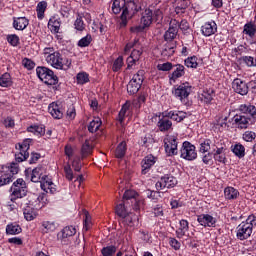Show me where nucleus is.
<instances>
[{"label": "nucleus", "instance_id": "nucleus-47", "mask_svg": "<svg viewBox=\"0 0 256 256\" xmlns=\"http://www.w3.org/2000/svg\"><path fill=\"white\" fill-rule=\"evenodd\" d=\"M13 175L3 172L0 176V187H5V185H9V183H13Z\"/></svg>", "mask_w": 256, "mask_h": 256}, {"label": "nucleus", "instance_id": "nucleus-29", "mask_svg": "<svg viewBox=\"0 0 256 256\" xmlns=\"http://www.w3.org/2000/svg\"><path fill=\"white\" fill-rule=\"evenodd\" d=\"M228 119L229 116H219L214 126L216 129H219V131H225V129H229V124H227Z\"/></svg>", "mask_w": 256, "mask_h": 256}, {"label": "nucleus", "instance_id": "nucleus-40", "mask_svg": "<svg viewBox=\"0 0 256 256\" xmlns=\"http://www.w3.org/2000/svg\"><path fill=\"white\" fill-rule=\"evenodd\" d=\"M101 125H103V122H101V118H94L88 125L89 133H97Z\"/></svg>", "mask_w": 256, "mask_h": 256}, {"label": "nucleus", "instance_id": "nucleus-19", "mask_svg": "<svg viewBox=\"0 0 256 256\" xmlns=\"http://www.w3.org/2000/svg\"><path fill=\"white\" fill-rule=\"evenodd\" d=\"M217 31V23L215 21L212 22H206L201 27V32L204 37H211V35H215Z\"/></svg>", "mask_w": 256, "mask_h": 256}, {"label": "nucleus", "instance_id": "nucleus-10", "mask_svg": "<svg viewBox=\"0 0 256 256\" xmlns=\"http://www.w3.org/2000/svg\"><path fill=\"white\" fill-rule=\"evenodd\" d=\"M240 113H242L247 119L250 120L254 125L256 123V106L251 103L241 104L238 108Z\"/></svg>", "mask_w": 256, "mask_h": 256}, {"label": "nucleus", "instance_id": "nucleus-3", "mask_svg": "<svg viewBox=\"0 0 256 256\" xmlns=\"http://www.w3.org/2000/svg\"><path fill=\"white\" fill-rule=\"evenodd\" d=\"M36 75L45 85H57L59 83V78L55 75V72L45 66H38Z\"/></svg>", "mask_w": 256, "mask_h": 256}, {"label": "nucleus", "instance_id": "nucleus-6", "mask_svg": "<svg viewBox=\"0 0 256 256\" xmlns=\"http://www.w3.org/2000/svg\"><path fill=\"white\" fill-rule=\"evenodd\" d=\"M143 81H145V70H139L136 74L133 75L132 79L127 85V92L129 95H135L136 93H139V90L143 85Z\"/></svg>", "mask_w": 256, "mask_h": 256}, {"label": "nucleus", "instance_id": "nucleus-31", "mask_svg": "<svg viewBox=\"0 0 256 256\" xmlns=\"http://www.w3.org/2000/svg\"><path fill=\"white\" fill-rule=\"evenodd\" d=\"M231 151L236 157H238V159H243V157H245V146L241 143L233 145L231 147Z\"/></svg>", "mask_w": 256, "mask_h": 256}, {"label": "nucleus", "instance_id": "nucleus-44", "mask_svg": "<svg viewBox=\"0 0 256 256\" xmlns=\"http://www.w3.org/2000/svg\"><path fill=\"white\" fill-rule=\"evenodd\" d=\"M243 33H245V35L250 36L251 38L255 37V33H256V26H255V24H253V22L246 23L244 25Z\"/></svg>", "mask_w": 256, "mask_h": 256}, {"label": "nucleus", "instance_id": "nucleus-13", "mask_svg": "<svg viewBox=\"0 0 256 256\" xmlns=\"http://www.w3.org/2000/svg\"><path fill=\"white\" fill-rule=\"evenodd\" d=\"M45 173V169L43 166H38L32 170L31 174V181L32 183H40V185H43L46 180L49 179V176Z\"/></svg>", "mask_w": 256, "mask_h": 256}, {"label": "nucleus", "instance_id": "nucleus-56", "mask_svg": "<svg viewBox=\"0 0 256 256\" xmlns=\"http://www.w3.org/2000/svg\"><path fill=\"white\" fill-rule=\"evenodd\" d=\"M15 159L17 163H23V161L29 159V152H23L22 150H19V152L15 154Z\"/></svg>", "mask_w": 256, "mask_h": 256}, {"label": "nucleus", "instance_id": "nucleus-23", "mask_svg": "<svg viewBox=\"0 0 256 256\" xmlns=\"http://www.w3.org/2000/svg\"><path fill=\"white\" fill-rule=\"evenodd\" d=\"M189 231V221L182 219L179 222V227L176 230V237L178 239H183L185 235H187V232Z\"/></svg>", "mask_w": 256, "mask_h": 256}, {"label": "nucleus", "instance_id": "nucleus-60", "mask_svg": "<svg viewBox=\"0 0 256 256\" xmlns=\"http://www.w3.org/2000/svg\"><path fill=\"white\" fill-rule=\"evenodd\" d=\"M116 213L122 219L129 212H127V208H125V204L121 203L116 206Z\"/></svg>", "mask_w": 256, "mask_h": 256}, {"label": "nucleus", "instance_id": "nucleus-50", "mask_svg": "<svg viewBox=\"0 0 256 256\" xmlns=\"http://www.w3.org/2000/svg\"><path fill=\"white\" fill-rule=\"evenodd\" d=\"M131 107V105H129V103H125L119 114H118V121L119 123L123 124V122L125 121V117H127V111H129V108Z\"/></svg>", "mask_w": 256, "mask_h": 256}, {"label": "nucleus", "instance_id": "nucleus-11", "mask_svg": "<svg viewBox=\"0 0 256 256\" xmlns=\"http://www.w3.org/2000/svg\"><path fill=\"white\" fill-rule=\"evenodd\" d=\"M233 125L237 129H249L251 125H255L249 120L246 116H244L241 112L239 114L234 115L232 118Z\"/></svg>", "mask_w": 256, "mask_h": 256}, {"label": "nucleus", "instance_id": "nucleus-20", "mask_svg": "<svg viewBox=\"0 0 256 256\" xmlns=\"http://www.w3.org/2000/svg\"><path fill=\"white\" fill-rule=\"evenodd\" d=\"M29 26V19L27 17H14L13 27L16 31H25Z\"/></svg>", "mask_w": 256, "mask_h": 256}, {"label": "nucleus", "instance_id": "nucleus-15", "mask_svg": "<svg viewBox=\"0 0 256 256\" xmlns=\"http://www.w3.org/2000/svg\"><path fill=\"white\" fill-rule=\"evenodd\" d=\"M197 221L202 227H217V218L211 214H200L197 216Z\"/></svg>", "mask_w": 256, "mask_h": 256}, {"label": "nucleus", "instance_id": "nucleus-43", "mask_svg": "<svg viewBox=\"0 0 256 256\" xmlns=\"http://www.w3.org/2000/svg\"><path fill=\"white\" fill-rule=\"evenodd\" d=\"M23 229H21V226L19 224H8L6 226V233L7 235H19Z\"/></svg>", "mask_w": 256, "mask_h": 256}, {"label": "nucleus", "instance_id": "nucleus-46", "mask_svg": "<svg viewBox=\"0 0 256 256\" xmlns=\"http://www.w3.org/2000/svg\"><path fill=\"white\" fill-rule=\"evenodd\" d=\"M200 153H208L211 150V139H200Z\"/></svg>", "mask_w": 256, "mask_h": 256}, {"label": "nucleus", "instance_id": "nucleus-37", "mask_svg": "<svg viewBox=\"0 0 256 256\" xmlns=\"http://www.w3.org/2000/svg\"><path fill=\"white\" fill-rule=\"evenodd\" d=\"M175 47H177L175 43L168 42L162 50L163 57H172L175 54Z\"/></svg>", "mask_w": 256, "mask_h": 256}, {"label": "nucleus", "instance_id": "nucleus-4", "mask_svg": "<svg viewBox=\"0 0 256 256\" xmlns=\"http://www.w3.org/2000/svg\"><path fill=\"white\" fill-rule=\"evenodd\" d=\"M172 94L176 99H179L183 105H187V103H189V95H191V85H189V82L176 85L172 90Z\"/></svg>", "mask_w": 256, "mask_h": 256}, {"label": "nucleus", "instance_id": "nucleus-25", "mask_svg": "<svg viewBox=\"0 0 256 256\" xmlns=\"http://www.w3.org/2000/svg\"><path fill=\"white\" fill-rule=\"evenodd\" d=\"M18 199H21L20 206L22 207V209H24L25 207H34L35 205L34 201H37V199L39 198H37L35 194H30V195L26 194V196Z\"/></svg>", "mask_w": 256, "mask_h": 256}, {"label": "nucleus", "instance_id": "nucleus-1", "mask_svg": "<svg viewBox=\"0 0 256 256\" xmlns=\"http://www.w3.org/2000/svg\"><path fill=\"white\" fill-rule=\"evenodd\" d=\"M141 6L137 5L135 0H113L112 13L120 15V27H127L128 19H132L136 13H139Z\"/></svg>", "mask_w": 256, "mask_h": 256}, {"label": "nucleus", "instance_id": "nucleus-36", "mask_svg": "<svg viewBox=\"0 0 256 256\" xmlns=\"http://www.w3.org/2000/svg\"><path fill=\"white\" fill-rule=\"evenodd\" d=\"M24 219L26 221H33V219L37 218V211H35V208L32 207H25L23 209Z\"/></svg>", "mask_w": 256, "mask_h": 256}, {"label": "nucleus", "instance_id": "nucleus-9", "mask_svg": "<svg viewBox=\"0 0 256 256\" xmlns=\"http://www.w3.org/2000/svg\"><path fill=\"white\" fill-rule=\"evenodd\" d=\"M175 185H177V178L173 175L166 174L156 183V190L162 191V189H173Z\"/></svg>", "mask_w": 256, "mask_h": 256}, {"label": "nucleus", "instance_id": "nucleus-35", "mask_svg": "<svg viewBox=\"0 0 256 256\" xmlns=\"http://www.w3.org/2000/svg\"><path fill=\"white\" fill-rule=\"evenodd\" d=\"M40 187H41V189H42L43 191H45L46 193H51V194H53V193H55V191H57V189H55V184H54L53 181L49 178V176H48V179H47L45 182H43Z\"/></svg>", "mask_w": 256, "mask_h": 256}, {"label": "nucleus", "instance_id": "nucleus-63", "mask_svg": "<svg viewBox=\"0 0 256 256\" xmlns=\"http://www.w3.org/2000/svg\"><path fill=\"white\" fill-rule=\"evenodd\" d=\"M84 230L91 229V215L89 214L88 211L84 212Z\"/></svg>", "mask_w": 256, "mask_h": 256}, {"label": "nucleus", "instance_id": "nucleus-28", "mask_svg": "<svg viewBox=\"0 0 256 256\" xmlns=\"http://www.w3.org/2000/svg\"><path fill=\"white\" fill-rule=\"evenodd\" d=\"M157 127L159 131L165 133V131H169L173 127V122L167 118H161L157 123Z\"/></svg>", "mask_w": 256, "mask_h": 256}, {"label": "nucleus", "instance_id": "nucleus-24", "mask_svg": "<svg viewBox=\"0 0 256 256\" xmlns=\"http://www.w3.org/2000/svg\"><path fill=\"white\" fill-rule=\"evenodd\" d=\"M153 21V10L146 9L142 13L141 25H144V27H147L149 29V27H151V25L153 24Z\"/></svg>", "mask_w": 256, "mask_h": 256}, {"label": "nucleus", "instance_id": "nucleus-42", "mask_svg": "<svg viewBox=\"0 0 256 256\" xmlns=\"http://www.w3.org/2000/svg\"><path fill=\"white\" fill-rule=\"evenodd\" d=\"M213 97H215V91L213 89L204 90L200 99L205 103L209 104L213 101Z\"/></svg>", "mask_w": 256, "mask_h": 256}, {"label": "nucleus", "instance_id": "nucleus-41", "mask_svg": "<svg viewBox=\"0 0 256 256\" xmlns=\"http://www.w3.org/2000/svg\"><path fill=\"white\" fill-rule=\"evenodd\" d=\"M77 233V229L75 226H66L62 229V239H69V237H73Z\"/></svg>", "mask_w": 256, "mask_h": 256}, {"label": "nucleus", "instance_id": "nucleus-38", "mask_svg": "<svg viewBox=\"0 0 256 256\" xmlns=\"http://www.w3.org/2000/svg\"><path fill=\"white\" fill-rule=\"evenodd\" d=\"M31 143H33V139L26 138V139L23 140L22 143L16 144V149L21 150L22 153H29Z\"/></svg>", "mask_w": 256, "mask_h": 256}, {"label": "nucleus", "instance_id": "nucleus-45", "mask_svg": "<svg viewBox=\"0 0 256 256\" xmlns=\"http://www.w3.org/2000/svg\"><path fill=\"white\" fill-rule=\"evenodd\" d=\"M91 43H93V36H91V34H87L78 41L77 45L81 48H85L89 47Z\"/></svg>", "mask_w": 256, "mask_h": 256}, {"label": "nucleus", "instance_id": "nucleus-18", "mask_svg": "<svg viewBox=\"0 0 256 256\" xmlns=\"http://www.w3.org/2000/svg\"><path fill=\"white\" fill-rule=\"evenodd\" d=\"M48 29H50L51 33H59L61 30V17H59V15L55 14L50 17Z\"/></svg>", "mask_w": 256, "mask_h": 256}, {"label": "nucleus", "instance_id": "nucleus-27", "mask_svg": "<svg viewBox=\"0 0 256 256\" xmlns=\"http://www.w3.org/2000/svg\"><path fill=\"white\" fill-rule=\"evenodd\" d=\"M137 195V192L133 191V190H126L124 195H123V199L124 201H130L132 200V203H135L134 205V211H139V202H137V200L135 199Z\"/></svg>", "mask_w": 256, "mask_h": 256}, {"label": "nucleus", "instance_id": "nucleus-57", "mask_svg": "<svg viewBox=\"0 0 256 256\" xmlns=\"http://www.w3.org/2000/svg\"><path fill=\"white\" fill-rule=\"evenodd\" d=\"M241 61H243L247 67H256V59L253 56H243Z\"/></svg>", "mask_w": 256, "mask_h": 256}, {"label": "nucleus", "instance_id": "nucleus-7", "mask_svg": "<svg viewBox=\"0 0 256 256\" xmlns=\"http://www.w3.org/2000/svg\"><path fill=\"white\" fill-rule=\"evenodd\" d=\"M164 149L168 157H175L178 155L179 150L177 149L179 145V138L175 135H167L164 140Z\"/></svg>", "mask_w": 256, "mask_h": 256}, {"label": "nucleus", "instance_id": "nucleus-26", "mask_svg": "<svg viewBox=\"0 0 256 256\" xmlns=\"http://www.w3.org/2000/svg\"><path fill=\"white\" fill-rule=\"evenodd\" d=\"M224 197L227 201H235L239 198V190L228 186L224 189Z\"/></svg>", "mask_w": 256, "mask_h": 256}, {"label": "nucleus", "instance_id": "nucleus-61", "mask_svg": "<svg viewBox=\"0 0 256 256\" xmlns=\"http://www.w3.org/2000/svg\"><path fill=\"white\" fill-rule=\"evenodd\" d=\"M74 27L77 31H84L85 30V22H83V18L78 16L74 22Z\"/></svg>", "mask_w": 256, "mask_h": 256}, {"label": "nucleus", "instance_id": "nucleus-59", "mask_svg": "<svg viewBox=\"0 0 256 256\" xmlns=\"http://www.w3.org/2000/svg\"><path fill=\"white\" fill-rule=\"evenodd\" d=\"M121 67H123V56H119L113 63L112 70L117 73V71H121Z\"/></svg>", "mask_w": 256, "mask_h": 256}, {"label": "nucleus", "instance_id": "nucleus-49", "mask_svg": "<svg viewBox=\"0 0 256 256\" xmlns=\"http://www.w3.org/2000/svg\"><path fill=\"white\" fill-rule=\"evenodd\" d=\"M42 227L44 229L43 230L44 233H51V232L55 231V229H57V225L55 224L54 221H43Z\"/></svg>", "mask_w": 256, "mask_h": 256}, {"label": "nucleus", "instance_id": "nucleus-58", "mask_svg": "<svg viewBox=\"0 0 256 256\" xmlns=\"http://www.w3.org/2000/svg\"><path fill=\"white\" fill-rule=\"evenodd\" d=\"M7 41H8V43H10V45H12V47H17L20 43L19 36H17L16 34L8 35Z\"/></svg>", "mask_w": 256, "mask_h": 256}, {"label": "nucleus", "instance_id": "nucleus-54", "mask_svg": "<svg viewBox=\"0 0 256 256\" xmlns=\"http://www.w3.org/2000/svg\"><path fill=\"white\" fill-rule=\"evenodd\" d=\"M115 253H117V247L113 245L106 246L101 249V254L103 256H113Z\"/></svg>", "mask_w": 256, "mask_h": 256}, {"label": "nucleus", "instance_id": "nucleus-34", "mask_svg": "<svg viewBox=\"0 0 256 256\" xmlns=\"http://www.w3.org/2000/svg\"><path fill=\"white\" fill-rule=\"evenodd\" d=\"M176 69L172 72L170 79L172 81H175L176 79H179L180 77H183L185 75V66L181 64L175 65Z\"/></svg>", "mask_w": 256, "mask_h": 256}, {"label": "nucleus", "instance_id": "nucleus-17", "mask_svg": "<svg viewBox=\"0 0 256 256\" xmlns=\"http://www.w3.org/2000/svg\"><path fill=\"white\" fill-rule=\"evenodd\" d=\"M61 53L59 52H54L50 56H46V61L49 65L54 67L55 69H61L63 67V63L61 61Z\"/></svg>", "mask_w": 256, "mask_h": 256}, {"label": "nucleus", "instance_id": "nucleus-48", "mask_svg": "<svg viewBox=\"0 0 256 256\" xmlns=\"http://www.w3.org/2000/svg\"><path fill=\"white\" fill-rule=\"evenodd\" d=\"M198 60L197 56H191L185 59L184 64L190 69H197L199 67Z\"/></svg>", "mask_w": 256, "mask_h": 256}, {"label": "nucleus", "instance_id": "nucleus-52", "mask_svg": "<svg viewBox=\"0 0 256 256\" xmlns=\"http://www.w3.org/2000/svg\"><path fill=\"white\" fill-rule=\"evenodd\" d=\"M92 151H93V148L91 147V144H89V140H86L81 148L82 159H85V157H88V155H91Z\"/></svg>", "mask_w": 256, "mask_h": 256}, {"label": "nucleus", "instance_id": "nucleus-33", "mask_svg": "<svg viewBox=\"0 0 256 256\" xmlns=\"http://www.w3.org/2000/svg\"><path fill=\"white\" fill-rule=\"evenodd\" d=\"M45 11H47V3L45 1L39 2L36 7V13L39 21H43V19H45Z\"/></svg>", "mask_w": 256, "mask_h": 256}, {"label": "nucleus", "instance_id": "nucleus-39", "mask_svg": "<svg viewBox=\"0 0 256 256\" xmlns=\"http://www.w3.org/2000/svg\"><path fill=\"white\" fill-rule=\"evenodd\" d=\"M13 85V78H11V74L4 73L0 76V87H11Z\"/></svg>", "mask_w": 256, "mask_h": 256}, {"label": "nucleus", "instance_id": "nucleus-2", "mask_svg": "<svg viewBox=\"0 0 256 256\" xmlns=\"http://www.w3.org/2000/svg\"><path fill=\"white\" fill-rule=\"evenodd\" d=\"M256 227V216L251 214L246 219V222H242L236 228V237L239 241H245L251 237L253 228Z\"/></svg>", "mask_w": 256, "mask_h": 256}, {"label": "nucleus", "instance_id": "nucleus-30", "mask_svg": "<svg viewBox=\"0 0 256 256\" xmlns=\"http://www.w3.org/2000/svg\"><path fill=\"white\" fill-rule=\"evenodd\" d=\"M2 173H8L9 175H17L19 173V164L12 162L8 166H2Z\"/></svg>", "mask_w": 256, "mask_h": 256}, {"label": "nucleus", "instance_id": "nucleus-8", "mask_svg": "<svg viewBox=\"0 0 256 256\" xmlns=\"http://www.w3.org/2000/svg\"><path fill=\"white\" fill-rule=\"evenodd\" d=\"M180 157L186 161H195L197 159V150L195 145L189 141H185L180 149Z\"/></svg>", "mask_w": 256, "mask_h": 256}, {"label": "nucleus", "instance_id": "nucleus-53", "mask_svg": "<svg viewBox=\"0 0 256 256\" xmlns=\"http://www.w3.org/2000/svg\"><path fill=\"white\" fill-rule=\"evenodd\" d=\"M76 81L78 85H85V83H89V74L87 72H79L76 76Z\"/></svg>", "mask_w": 256, "mask_h": 256}, {"label": "nucleus", "instance_id": "nucleus-51", "mask_svg": "<svg viewBox=\"0 0 256 256\" xmlns=\"http://www.w3.org/2000/svg\"><path fill=\"white\" fill-rule=\"evenodd\" d=\"M27 131L29 133H34V135H40V136L45 135V128H43L42 126H39V125L29 126L27 128Z\"/></svg>", "mask_w": 256, "mask_h": 256}, {"label": "nucleus", "instance_id": "nucleus-64", "mask_svg": "<svg viewBox=\"0 0 256 256\" xmlns=\"http://www.w3.org/2000/svg\"><path fill=\"white\" fill-rule=\"evenodd\" d=\"M157 69L158 71H171V69H173V63L165 62L163 64H158Z\"/></svg>", "mask_w": 256, "mask_h": 256}, {"label": "nucleus", "instance_id": "nucleus-62", "mask_svg": "<svg viewBox=\"0 0 256 256\" xmlns=\"http://www.w3.org/2000/svg\"><path fill=\"white\" fill-rule=\"evenodd\" d=\"M22 65L23 67H25V69H27L28 71H32V69H35V63L33 62V60L29 59V58H24L22 60Z\"/></svg>", "mask_w": 256, "mask_h": 256}, {"label": "nucleus", "instance_id": "nucleus-32", "mask_svg": "<svg viewBox=\"0 0 256 256\" xmlns=\"http://www.w3.org/2000/svg\"><path fill=\"white\" fill-rule=\"evenodd\" d=\"M127 153V143L125 141H122L115 150V157L116 159H123L125 157V154Z\"/></svg>", "mask_w": 256, "mask_h": 256}, {"label": "nucleus", "instance_id": "nucleus-55", "mask_svg": "<svg viewBox=\"0 0 256 256\" xmlns=\"http://www.w3.org/2000/svg\"><path fill=\"white\" fill-rule=\"evenodd\" d=\"M242 139L246 141V143H253L256 139V133L253 131H246L243 133Z\"/></svg>", "mask_w": 256, "mask_h": 256}, {"label": "nucleus", "instance_id": "nucleus-16", "mask_svg": "<svg viewBox=\"0 0 256 256\" xmlns=\"http://www.w3.org/2000/svg\"><path fill=\"white\" fill-rule=\"evenodd\" d=\"M157 163V157L149 154L145 156L141 162L142 175H147L148 171L151 170V167Z\"/></svg>", "mask_w": 256, "mask_h": 256}, {"label": "nucleus", "instance_id": "nucleus-14", "mask_svg": "<svg viewBox=\"0 0 256 256\" xmlns=\"http://www.w3.org/2000/svg\"><path fill=\"white\" fill-rule=\"evenodd\" d=\"M232 89L238 95L245 96L247 93H249V84H247V82L241 78H236L232 82Z\"/></svg>", "mask_w": 256, "mask_h": 256}, {"label": "nucleus", "instance_id": "nucleus-21", "mask_svg": "<svg viewBox=\"0 0 256 256\" xmlns=\"http://www.w3.org/2000/svg\"><path fill=\"white\" fill-rule=\"evenodd\" d=\"M121 221L128 227H135V225H139V216L133 212H130L125 215Z\"/></svg>", "mask_w": 256, "mask_h": 256}, {"label": "nucleus", "instance_id": "nucleus-12", "mask_svg": "<svg viewBox=\"0 0 256 256\" xmlns=\"http://www.w3.org/2000/svg\"><path fill=\"white\" fill-rule=\"evenodd\" d=\"M179 33V21L176 19L170 21L169 29L164 34V40L167 41V43H173V39L177 37V34Z\"/></svg>", "mask_w": 256, "mask_h": 256}, {"label": "nucleus", "instance_id": "nucleus-22", "mask_svg": "<svg viewBox=\"0 0 256 256\" xmlns=\"http://www.w3.org/2000/svg\"><path fill=\"white\" fill-rule=\"evenodd\" d=\"M50 115L54 119H63V108L57 103H51L48 107Z\"/></svg>", "mask_w": 256, "mask_h": 256}, {"label": "nucleus", "instance_id": "nucleus-5", "mask_svg": "<svg viewBox=\"0 0 256 256\" xmlns=\"http://www.w3.org/2000/svg\"><path fill=\"white\" fill-rule=\"evenodd\" d=\"M10 201L15 203L16 199L27 197V184L23 178H18L11 186Z\"/></svg>", "mask_w": 256, "mask_h": 256}]
</instances>
